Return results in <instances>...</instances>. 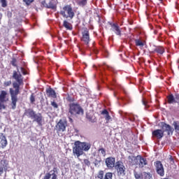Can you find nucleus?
Wrapping results in <instances>:
<instances>
[{
  "label": "nucleus",
  "instance_id": "1",
  "mask_svg": "<svg viewBox=\"0 0 179 179\" xmlns=\"http://www.w3.org/2000/svg\"><path fill=\"white\" fill-rule=\"evenodd\" d=\"M162 129H155L152 132V138H157V139H162L164 136V132H166L168 136L173 135L174 129L167 123L164 122H160L159 124Z\"/></svg>",
  "mask_w": 179,
  "mask_h": 179
},
{
  "label": "nucleus",
  "instance_id": "2",
  "mask_svg": "<svg viewBox=\"0 0 179 179\" xmlns=\"http://www.w3.org/2000/svg\"><path fill=\"white\" fill-rule=\"evenodd\" d=\"M75 147L73 148V153L76 155L77 157L79 156H82L83 155V152H87L91 148V145L87 143L80 142L77 141L74 143Z\"/></svg>",
  "mask_w": 179,
  "mask_h": 179
},
{
  "label": "nucleus",
  "instance_id": "3",
  "mask_svg": "<svg viewBox=\"0 0 179 179\" xmlns=\"http://www.w3.org/2000/svg\"><path fill=\"white\" fill-rule=\"evenodd\" d=\"M23 84L19 83H13V87L15 90L10 88V94L11 96V108L15 110L16 108V103H17V94L20 92V86Z\"/></svg>",
  "mask_w": 179,
  "mask_h": 179
},
{
  "label": "nucleus",
  "instance_id": "4",
  "mask_svg": "<svg viewBox=\"0 0 179 179\" xmlns=\"http://www.w3.org/2000/svg\"><path fill=\"white\" fill-rule=\"evenodd\" d=\"M59 14L64 17V19H70L72 20L73 17H75V12H73V8H72V6L66 5L62 9L60 10Z\"/></svg>",
  "mask_w": 179,
  "mask_h": 179
},
{
  "label": "nucleus",
  "instance_id": "5",
  "mask_svg": "<svg viewBox=\"0 0 179 179\" xmlns=\"http://www.w3.org/2000/svg\"><path fill=\"white\" fill-rule=\"evenodd\" d=\"M118 177H124L127 173V168L122 161H117L115 166Z\"/></svg>",
  "mask_w": 179,
  "mask_h": 179
},
{
  "label": "nucleus",
  "instance_id": "6",
  "mask_svg": "<svg viewBox=\"0 0 179 179\" xmlns=\"http://www.w3.org/2000/svg\"><path fill=\"white\" fill-rule=\"evenodd\" d=\"M66 127H68V122L66 120L60 119L55 125V129L57 134L59 135V134L66 131Z\"/></svg>",
  "mask_w": 179,
  "mask_h": 179
},
{
  "label": "nucleus",
  "instance_id": "7",
  "mask_svg": "<svg viewBox=\"0 0 179 179\" xmlns=\"http://www.w3.org/2000/svg\"><path fill=\"white\" fill-rule=\"evenodd\" d=\"M8 92L5 90H1L0 92V110H5V105L3 103L8 101Z\"/></svg>",
  "mask_w": 179,
  "mask_h": 179
},
{
  "label": "nucleus",
  "instance_id": "8",
  "mask_svg": "<svg viewBox=\"0 0 179 179\" xmlns=\"http://www.w3.org/2000/svg\"><path fill=\"white\" fill-rule=\"evenodd\" d=\"M69 113H83V108L78 103H71L69 104Z\"/></svg>",
  "mask_w": 179,
  "mask_h": 179
},
{
  "label": "nucleus",
  "instance_id": "9",
  "mask_svg": "<svg viewBox=\"0 0 179 179\" xmlns=\"http://www.w3.org/2000/svg\"><path fill=\"white\" fill-rule=\"evenodd\" d=\"M134 176L136 179H152V174L148 172H138L134 171Z\"/></svg>",
  "mask_w": 179,
  "mask_h": 179
},
{
  "label": "nucleus",
  "instance_id": "10",
  "mask_svg": "<svg viewBox=\"0 0 179 179\" xmlns=\"http://www.w3.org/2000/svg\"><path fill=\"white\" fill-rule=\"evenodd\" d=\"M154 166L155 167V170L157 173L160 176V177H164V166H163V164L162 162L157 161L154 163Z\"/></svg>",
  "mask_w": 179,
  "mask_h": 179
},
{
  "label": "nucleus",
  "instance_id": "11",
  "mask_svg": "<svg viewBox=\"0 0 179 179\" xmlns=\"http://www.w3.org/2000/svg\"><path fill=\"white\" fill-rule=\"evenodd\" d=\"M81 41H83L85 45H89L90 43V34L87 28H85L82 31Z\"/></svg>",
  "mask_w": 179,
  "mask_h": 179
},
{
  "label": "nucleus",
  "instance_id": "12",
  "mask_svg": "<svg viewBox=\"0 0 179 179\" xmlns=\"http://www.w3.org/2000/svg\"><path fill=\"white\" fill-rule=\"evenodd\" d=\"M110 26V30L111 31H113L116 36H119V37H121L122 36V34L121 32V27H120V25L117 23H113V22H108Z\"/></svg>",
  "mask_w": 179,
  "mask_h": 179
},
{
  "label": "nucleus",
  "instance_id": "13",
  "mask_svg": "<svg viewBox=\"0 0 179 179\" xmlns=\"http://www.w3.org/2000/svg\"><path fill=\"white\" fill-rule=\"evenodd\" d=\"M31 114V120H34V121H36V122L38 123L39 127L43 126V116H41V113H32Z\"/></svg>",
  "mask_w": 179,
  "mask_h": 179
},
{
  "label": "nucleus",
  "instance_id": "14",
  "mask_svg": "<svg viewBox=\"0 0 179 179\" xmlns=\"http://www.w3.org/2000/svg\"><path fill=\"white\" fill-rule=\"evenodd\" d=\"M115 158L113 157H109L105 160L106 166L109 170H113V168L115 167Z\"/></svg>",
  "mask_w": 179,
  "mask_h": 179
},
{
  "label": "nucleus",
  "instance_id": "15",
  "mask_svg": "<svg viewBox=\"0 0 179 179\" xmlns=\"http://www.w3.org/2000/svg\"><path fill=\"white\" fill-rule=\"evenodd\" d=\"M13 79H15L17 83L20 85H24L23 83V76L20 73H17V71H14L13 73Z\"/></svg>",
  "mask_w": 179,
  "mask_h": 179
},
{
  "label": "nucleus",
  "instance_id": "16",
  "mask_svg": "<svg viewBox=\"0 0 179 179\" xmlns=\"http://www.w3.org/2000/svg\"><path fill=\"white\" fill-rule=\"evenodd\" d=\"M153 52H156L158 55H163L166 52V49L162 45H155Z\"/></svg>",
  "mask_w": 179,
  "mask_h": 179
},
{
  "label": "nucleus",
  "instance_id": "17",
  "mask_svg": "<svg viewBox=\"0 0 179 179\" xmlns=\"http://www.w3.org/2000/svg\"><path fill=\"white\" fill-rule=\"evenodd\" d=\"M46 94L48 97H51L52 99H57V92L51 87L46 89Z\"/></svg>",
  "mask_w": 179,
  "mask_h": 179
},
{
  "label": "nucleus",
  "instance_id": "18",
  "mask_svg": "<svg viewBox=\"0 0 179 179\" xmlns=\"http://www.w3.org/2000/svg\"><path fill=\"white\" fill-rule=\"evenodd\" d=\"M57 5H58V0H50L48 3V9H52L55 10L57 9Z\"/></svg>",
  "mask_w": 179,
  "mask_h": 179
},
{
  "label": "nucleus",
  "instance_id": "19",
  "mask_svg": "<svg viewBox=\"0 0 179 179\" xmlns=\"http://www.w3.org/2000/svg\"><path fill=\"white\" fill-rule=\"evenodd\" d=\"M8 145V140L6 139V136H0V148L1 149H5L6 146Z\"/></svg>",
  "mask_w": 179,
  "mask_h": 179
},
{
  "label": "nucleus",
  "instance_id": "20",
  "mask_svg": "<svg viewBox=\"0 0 179 179\" xmlns=\"http://www.w3.org/2000/svg\"><path fill=\"white\" fill-rule=\"evenodd\" d=\"M128 160H129V163L131 164H132L133 166L138 164V157L129 155L128 157Z\"/></svg>",
  "mask_w": 179,
  "mask_h": 179
},
{
  "label": "nucleus",
  "instance_id": "21",
  "mask_svg": "<svg viewBox=\"0 0 179 179\" xmlns=\"http://www.w3.org/2000/svg\"><path fill=\"white\" fill-rule=\"evenodd\" d=\"M86 117L87 120L90 121V122H96V121H97V120L96 119V116H94V113H87Z\"/></svg>",
  "mask_w": 179,
  "mask_h": 179
},
{
  "label": "nucleus",
  "instance_id": "22",
  "mask_svg": "<svg viewBox=\"0 0 179 179\" xmlns=\"http://www.w3.org/2000/svg\"><path fill=\"white\" fill-rule=\"evenodd\" d=\"M66 100L68 103H70V104L71 103H75V101H76V99H75V96L73 95H71L69 94H68L66 96Z\"/></svg>",
  "mask_w": 179,
  "mask_h": 179
},
{
  "label": "nucleus",
  "instance_id": "23",
  "mask_svg": "<svg viewBox=\"0 0 179 179\" xmlns=\"http://www.w3.org/2000/svg\"><path fill=\"white\" fill-rule=\"evenodd\" d=\"M146 164H148L146 159H145L142 157H140L139 163H138L139 167H141L142 169V167L146 166Z\"/></svg>",
  "mask_w": 179,
  "mask_h": 179
},
{
  "label": "nucleus",
  "instance_id": "24",
  "mask_svg": "<svg viewBox=\"0 0 179 179\" xmlns=\"http://www.w3.org/2000/svg\"><path fill=\"white\" fill-rule=\"evenodd\" d=\"M135 44L136 47H140V48H143L145 45V42L142 41L141 39H135Z\"/></svg>",
  "mask_w": 179,
  "mask_h": 179
},
{
  "label": "nucleus",
  "instance_id": "25",
  "mask_svg": "<svg viewBox=\"0 0 179 179\" xmlns=\"http://www.w3.org/2000/svg\"><path fill=\"white\" fill-rule=\"evenodd\" d=\"M63 26L65 27V29H66V30H72V25L66 20L63 22Z\"/></svg>",
  "mask_w": 179,
  "mask_h": 179
},
{
  "label": "nucleus",
  "instance_id": "26",
  "mask_svg": "<svg viewBox=\"0 0 179 179\" xmlns=\"http://www.w3.org/2000/svg\"><path fill=\"white\" fill-rule=\"evenodd\" d=\"M103 115H104V118L107 123L111 121V116L109 115L108 113H102Z\"/></svg>",
  "mask_w": 179,
  "mask_h": 179
},
{
  "label": "nucleus",
  "instance_id": "27",
  "mask_svg": "<svg viewBox=\"0 0 179 179\" xmlns=\"http://www.w3.org/2000/svg\"><path fill=\"white\" fill-rule=\"evenodd\" d=\"M77 3L79 6H86L87 0H77Z\"/></svg>",
  "mask_w": 179,
  "mask_h": 179
},
{
  "label": "nucleus",
  "instance_id": "28",
  "mask_svg": "<svg viewBox=\"0 0 179 179\" xmlns=\"http://www.w3.org/2000/svg\"><path fill=\"white\" fill-rule=\"evenodd\" d=\"M173 126L174 127V129H175L176 132H179V122L174 121L173 122Z\"/></svg>",
  "mask_w": 179,
  "mask_h": 179
},
{
  "label": "nucleus",
  "instance_id": "29",
  "mask_svg": "<svg viewBox=\"0 0 179 179\" xmlns=\"http://www.w3.org/2000/svg\"><path fill=\"white\" fill-rule=\"evenodd\" d=\"M96 178L99 179H104V171H99L98 172V174L96 176Z\"/></svg>",
  "mask_w": 179,
  "mask_h": 179
},
{
  "label": "nucleus",
  "instance_id": "30",
  "mask_svg": "<svg viewBox=\"0 0 179 179\" xmlns=\"http://www.w3.org/2000/svg\"><path fill=\"white\" fill-rule=\"evenodd\" d=\"M103 179H113V173L111 172H107L104 177Z\"/></svg>",
  "mask_w": 179,
  "mask_h": 179
},
{
  "label": "nucleus",
  "instance_id": "31",
  "mask_svg": "<svg viewBox=\"0 0 179 179\" xmlns=\"http://www.w3.org/2000/svg\"><path fill=\"white\" fill-rule=\"evenodd\" d=\"M22 1L24 3L27 5V6H30V5H31V3L34 2V0H22Z\"/></svg>",
  "mask_w": 179,
  "mask_h": 179
},
{
  "label": "nucleus",
  "instance_id": "32",
  "mask_svg": "<svg viewBox=\"0 0 179 179\" xmlns=\"http://www.w3.org/2000/svg\"><path fill=\"white\" fill-rule=\"evenodd\" d=\"M30 103L31 104H34V102L36 101V96H34V94H31L29 97Z\"/></svg>",
  "mask_w": 179,
  "mask_h": 179
},
{
  "label": "nucleus",
  "instance_id": "33",
  "mask_svg": "<svg viewBox=\"0 0 179 179\" xmlns=\"http://www.w3.org/2000/svg\"><path fill=\"white\" fill-rule=\"evenodd\" d=\"M2 8H6L8 6V1L6 0H0Z\"/></svg>",
  "mask_w": 179,
  "mask_h": 179
},
{
  "label": "nucleus",
  "instance_id": "34",
  "mask_svg": "<svg viewBox=\"0 0 179 179\" xmlns=\"http://www.w3.org/2000/svg\"><path fill=\"white\" fill-rule=\"evenodd\" d=\"M98 152H100L101 155H102L103 156V157H106V149H104V148H99L98 150Z\"/></svg>",
  "mask_w": 179,
  "mask_h": 179
},
{
  "label": "nucleus",
  "instance_id": "35",
  "mask_svg": "<svg viewBox=\"0 0 179 179\" xmlns=\"http://www.w3.org/2000/svg\"><path fill=\"white\" fill-rule=\"evenodd\" d=\"M12 85V81L9 80V81H6L3 83V86L5 87H8V86H10Z\"/></svg>",
  "mask_w": 179,
  "mask_h": 179
},
{
  "label": "nucleus",
  "instance_id": "36",
  "mask_svg": "<svg viewBox=\"0 0 179 179\" xmlns=\"http://www.w3.org/2000/svg\"><path fill=\"white\" fill-rule=\"evenodd\" d=\"M17 60L15 58L12 59V61L10 62L11 65H13V66H17V64H16Z\"/></svg>",
  "mask_w": 179,
  "mask_h": 179
},
{
  "label": "nucleus",
  "instance_id": "37",
  "mask_svg": "<svg viewBox=\"0 0 179 179\" xmlns=\"http://www.w3.org/2000/svg\"><path fill=\"white\" fill-rule=\"evenodd\" d=\"M51 106L54 108H58V104L57 103V102H55V101L51 102Z\"/></svg>",
  "mask_w": 179,
  "mask_h": 179
},
{
  "label": "nucleus",
  "instance_id": "38",
  "mask_svg": "<svg viewBox=\"0 0 179 179\" xmlns=\"http://www.w3.org/2000/svg\"><path fill=\"white\" fill-rule=\"evenodd\" d=\"M101 162V159L100 158H99L98 159H95V161L94 162V164L95 166H99V164H100Z\"/></svg>",
  "mask_w": 179,
  "mask_h": 179
},
{
  "label": "nucleus",
  "instance_id": "39",
  "mask_svg": "<svg viewBox=\"0 0 179 179\" xmlns=\"http://www.w3.org/2000/svg\"><path fill=\"white\" fill-rule=\"evenodd\" d=\"M41 5H43V6H44V8H46L47 9H48V3H47V2L45 1V0L41 2Z\"/></svg>",
  "mask_w": 179,
  "mask_h": 179
},
{
  "label": "nucleus",
  "instance_id": "40",
  "mask_svg": "<svg viewBox=\"0 0 179 179\" xmlns=\"http://www.w3.org/2000/svg\"><path fill=\"white\" fill-rule=\"evenodd\" d=\"M51 178V173H47L43 179H50Z\"/></svg>",
  "mask_w": 179,
  "mask_h": 179
},
{
  "label": "nucleus",
  "instance_id": "41",
  "mask_svg": "<svg viewBox=\"0 0 179 179\" xmlns=\"http://www.w3.org/2000/svg\"><path fill=\"white\" fill-rule=\"evenodd\" d=\"M143 106H145V108H149V106L148 104V102L145 99H143Z\"/></svg>",
  "mask_w": 179,
  "mask_h": 179
},
{
  "label": "nucleus",
  "instance_id": "42",
  "mask_svg": "<svg viewBox=\"0 0 179 179\" xmlns=\"http://www.w3.org/2000/svg\"><path fill=\"white\" fill-rule=\"evenodd\" d=\"M169 160L171 164H174V158H173V156L169 155Z\"/></svg>",
  "mask_w": 179,
  "mask_h": 179
},
{
  "label": "nucleus",
  "instance_id": "43",
  "mask_svg": "<svg viewBox=\"0 0 179 179\" xmlns=\"http://www.w3.org/2000/svg\"><path fill=\"white\" fill-rule=\"evenodd\" d=\"M84 164H85V166H87L88 167H90V161H89V159H84Z\"/></svg>",
  "mask_w": 179,
  "mask_h": 179
},
{
  "label": "nucleus",
  "instance_id": "44",
  "mask_svg": "<svg viewBox=\"0 0 179 179\" xmlns=\"http://www.w3.org/2000/svg\"><path fill=\"white\" fill-rule=\"evenodd\" d=\"M20 70H21V72H22V74L27 75V71H26V69H24V68L21 67Z\"/></svg>",
  "mask_w": 179,
  "mask_h": 179
},
{
  "label": "nucleus",
  "instance_id": "45",
  "mask_svg": "<svg viewBox=\"0 0 179 179\" xmlns=\"http://www.w3.org/2000/svg\"><path fill=\"white\" fill-rule=\"evenodd\" d=\"M51 179H58V176H57V174H55V173H53Z\"/></svg>",
  "mask_w": 179,
  "mask_h": 179
},
{
  "label": "nucleus",
  "instance_id": "46",
  "mask_svg": "<svg viewBox=\"0 0 179 179\" xmlns=\"http://www.w3.org/2000/svg\"><path fill=\"white\" fill-rule=\"evenodd\" d=\"M3 174V167L0 166V176H2Z\"/></svg>",
  "mask_w": 179,
  "mask_h": 179
},
{
  "label": "nucleus",
  "instance_id": "47",
  "mask_svg": "<svg viewBox=\"0 0 179 179\" xmlns=\"http://www.w3.org/2000/svg\"><path fill=\"white\" fill-rule=\"evenodd\" d=\"M112 85L113 86H117V81H115V80H113V83H112Z\"/></svg>",
  "mask_w": 179,
  "mask_h": 179
},
{
  "label": "nucleus",
  "instance_id": "48",
  "mask_svg": "<svg viewBox=\"0 0 179 179\" xmlns=\"http://www.w3.org/2000/svg\"><path fill=\"white\" fill-rule=\"evenodd\" d=\"M101 113H108V110L107 109H103Z\"/></svg>",
  "mask_w": 179,
  "mask_h": 179
},
{
  "label": "nucleus",
  "instance_id": "49",
  "mask_svg": "<svg viewBox=\"0 0 179 179\" xmlns=\"http://www.w3.org/2000/svg\"><path fill=\"white\" fill-rule=\"evenodd\" d=\"M53 171H54V173H57V167L53 168Z\"/></svg>",
  "mask_w": 179,
  "mask_h": 179
},
{
  "label": "nucleus",
  "instance_id": "50",
  "mask_svg": "<svg viewBox=\"0 0 179 179\" xmlns=\"http://www.w3.org/2000/svg\"><path fill=\"white\" fill-rule=\"evenodd\" d=\"M2 19V14H0V24H1V20Z\"/></svg>",
  "mask_w": 179,
  "mask_h": 179
},
{
  "label": "nucleus",
  "instance_id": "51",
  "mask_svg": "<svg viewBox=\"0 0 179 179\" xmlns=\"http://www.w3.org/2000/svg\"><path fill=\"white\" fill-rule=\"evenodd\" d=\"M122 101L123 103H125V99H122Z\"/></svg>",
  "mask_w": 179,
  "mask_h": 179
},
{
  "label": "nucleus",
  "instance_id": "52",
  "mask_svg": "<svg viewBox=\"0 0 179 179\" xmlns=\"http://www.w3.org/2000/svg\"><path fill=\"white\" fill-rule=\"evenodd\" d=\"M154 34H157V31H154Z\"/></svg>",
  "mask_w": 179,
  "mask_h": 179
},
{
  "label": "nucleus",
  "instance_id": "53",
  "mask_svg": "<svg viewBox=\"0 0 179 179\" xmlns=\"http://www.w3.org/2000/svg\"><path fill=\"white\" fill-rule=\"evenodd\" d=\"M130 24H132V22H130Z\"/></svg>",
  "mask_w": 179,
  "mask_h": 179
},
{
  "label": "nucleus",
  "instance_id": "54",
  "mask_svg": "<svg viewBox=\"0 0 179 179\" xmlns=\"http://www.w3.org/2000/svg\"><path fill=\"white\" fill-rule=\"evenodd\" d=\"M178 69H179V65H178Z\"/></svg>",
  "mask_w": 179,
  "mask_h": 179
},
{
  "label": "nucleus",
  "instance_id": "55",
  "mask_svg": "<svg viewBox=\"0 0 179 179\" xmlns=\"http://www.w3.org/2000/svg\"><path fill=\"white\" fill-rule=\"evenodd\" d=\"M159 1H163V0H159Z\"/></svg>",
  "mask_w": 179,
  "mask_h": 179
}]
</instances>
